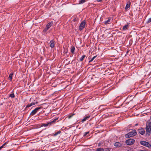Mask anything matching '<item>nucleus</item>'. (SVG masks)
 Wrapping results in <instances>:
<instances>
[{
	"label": "nucleus",
	"mask_w": 151,
	"mask_h": 151,
	"mask_svg": "<svg viewBox=\"0 0 151 151\" xmlns=\"http://www.w3.org/2000/svg\"><path fill=\"white\" fill-rule=\"evenodd\" d=\"M145 129L146 135L150 136L151 134V122L148 121L147 122Z\"/></svg>",
	"instance_id": "obj_1"
},
{
	"label": "nucleus",
	"mask_w": 151,
	"mask_h": 151,
	"mask_svg": "<svg viewBox=\"0 0 151 151\" xmlns=\"http://www.w3.org/2000/svg\"><path fill=\"white\" fill-rule=\"evenodd\" d=\"M137 133L136 130L135 129L132 130L131 132L125 135V137L128 138L130 137L134 136L137 134Z\"/></svg>",
	"instance_id": "obj_2"
},
{
	"label": "nucleus",
	"mask_w": 151,
	"mask_h": 151,
	"mask_svg": "<svg viewBox=\"0 0 151 151\" xmlns=\"http://www.w3.org/2000/svg\"><path fill=\"white\" fill-rule=\"evenodd\" d=\"M57 119H54L52 121L49 122L47 123V124L43 123L41 125V127H46L48 126H50L52 124L55 123V122L56 120H57Z\"/></svg>",
	"instance_id": "obj_3"
},
{
	"label": "nucleus",
	"mask_w": 151,
	"mask_h": 151,
	"mask_svg": "<svg viewBox=\"0 0 151 151\" xmlns=\"http://www.w3.org/2000/svg\"><path fill=\"white\" fill-rule=\"evenodd\" d=\"M53 24V22H51L49 23L46 26L45 28L43 29V32L44 33L46 32L47 30L52 26Z\"/></svg>",
	"instance_id": "obj_4"
},
{
	"label": "nucleus",
	"mask_w": 151,
	"mask_h": 151,
	"mask_svg": "<svg viewBox=\"0 0 151 151\" xmlns=\"http://www.w3.org/2000/svg\"><path fill=\"white\" fill-rule=\"evenodd\" d=\"M140 143L141 145L148 148H150L151 147V145L149 142L146 141H141Z\"/></svg>",
	"instance_id": "obj_5"
},
{
	"label": "nucleus",
	"mask_w": 151,
	"mask_h": 151,
	"mask_svg": "<svg viewBox=\"0 0 151 151\" xmlns=\"http://www.w3.org/2000/svg\"><path fill=\"white\" fill-rule=\"evenodd\" d=\"M42 108L41 106L38 107L36 108L34 110H33L31 113L30 115L32 116L35 114L37 112Z\"/></svg>",
	"instance_id": "obj_6"
},
{
	"label": "nucleus",
	"mask_w": 151,
	"mask_h": 151,
	"mask_svg": "<svg viewBox=\"0 0 151 151\" xmlns=\"http://www.w3.org/2000/svg\"><path fill=\"white\" fill-rule=\"evenodd\" d=\"M134 142L135 140L134 139L130 138L126 140L125 142L127 145H131L134 144Z\"/></svg>",
	"instance_id": "obj_7"
},
{
	"label": "nucleus",
	"mask_w": 151,
	"mask_h": 151,
	"mask_svg": "<svg viewBox=\"0 0 151 151\" xmlns=\"http://www.w3.org/2000/svg\"><path fill=\"white\" fill-rule=\"evenodd\" d=\"M85 24L86 22L85 21H83L82 22L80 25L79 28V29L81 30L83 29L85 27Z\"/></svg>",
	"instance_id": "obj_8"
},
{
	"label": "nucleus",
	"mask_w": 151,
	"mask_h": 151,
	"mask_svg": "<svg viewBox=\"0 0 151 151\" xmlns=\"http://www.w3.org/2000/svg\"><path fill=\"white\" fill-rule=\"evenodd\" d=\"M139 133L143 135L145 133V131L142 128H141L140 129H138Z\"/></svg>",
	"instance_id": "obj_9"
},
{
	"label": "nucleus",
	"mask_w": 151,
	"mask_h": 151,
	"mask_svg": "<svg viewBox=\"0 0 151 151\" xmlns=\"http://www.w3.org/2000/svg\"><path fill=\"white\" fill-rule=\"evenodd\" d=\"M50 47L52 48H53L55 46V41H54L52 40H50Z\"/></svg>",
	"instance_id": "obj_10"
},
{
	"label": "nucleus",
	"mask_w": 151,
	"mask_h": 151,
	"mask_svg": "<svg viewBox=\"0 0 151 151\" xmlns=\"http://www.w3.org/2000/svg\"><path fill=\"white\" fill-rule=\"evenodd\" d=\"M129 27V25L128 23H127L125 25H124L122 28V31H125Z\"/></svg>",
	"instance_id": "obj_11"
},
{
	"label": "nucleus",
	"mask_w": 151,
	"mask_h": 151,
	"mask_svg": "<svg viewBox=\"0 0 151 151\" xmlns=\"http://www.w3.org/2000/svg\"><path fill=\"white\" fill-rule=\"evenodd\" d=\"M114 146L117 147H121L122 146V145L119 142H116L114 144Z\"/></svg>",
	"instance_id": "obj_12"
},
{
	"label": "nucleus",
	"mask_w": 151,
	"mask_h": 151,
	"mask_svg": "<svg viewBox=\"0 0 151 151\" xmlns=\"http://www.w3.org/2000/svg\"><path fill=\"white\" fill-rule=\"evenodd\" d=\"M131 4V3L130 1H128L127 3L126 6L125 7V9L127 11V9L128 8H129Z\"/></svg>",
	"instance_id": "obj_13"
},
{
	"label": "nucleus",
	"mask_w": 151,
	"mask_h": 151,
	"mask_svg": "<svg viewBox=\"0 0 151 151\" xmlns=\"http://www.w3.org/2000/svg\"><path fill=\"white\" fill-rule=\"evenodd\" d=\"M37 102L36 103H34V102H32L30 104H28L26 106V108H29L33 105H35V104H37Z\"/></svg>",
	"instance_id": "obj_14"
},
{
	"label": "nucleus",
	"mask_w": 151,
	"mask_h": 151,
	"mask_svg": "<svg viewBox=\"0 0 151 151\" xmlns=\"http://www.w3.org/2000/svg\"><path fill=\"white\" fill-rule=\"evenodd\" d=\"M111 18H109L108 19V20L106 21L105 22H104V23L105 24H110L111 23Z\"/></svg>",
	"instance_id": "obj_15"
},
{
	"label": "nucleus",
	"mask_w": 151,
	"mask_h": 151,
	"mask_svg": "<svg viewBox=\"0 0 151 151\" xmlns=\"http://www.w3.org/2000/svg\"><path fill=\"white\" fill-rule=\"evenodd\" d=\"M90 117V116L89 115L85 117L82 120L81 122H83L85 121H86L87 120L88 118H89Z\"/></svg>",
	"instance_id": "obj_16"
},
{
	"label": "nucleus",
	"mask_w": 151,
	"mask_h": 151,
	"mask_svg": "<svg viewBox=\"0 0 151 151\" xmlns=\"http://www.w3.org/2000/svg\"><path fill=\"white\" fill-rule=\"evenodd\" d=\"M61 133V131L60 130L58 131H57V132H55V133L54 134H53L52 135H53L54 136H56L57 135L60 134Z\"/></svg>",
	"instance_id": "obj_17"
},
{
	"label": "nucleus",
	"mask_w": 151,
	"mask_h": 151,
	"mask_svg": "<svg viewBox=\"0 0 151 151\" xmlns=\"http://www.w3.org/2000/svg\"><path fill=\"white\" fill-rule=\"evenodd\" d=\"M96 151H104V149L101 147L98 148L96 149Z\"/></svg>",
	"instance_id": "obj_18"
},
{
	"label": "nucleus",
	"mask_w": 151,
	"mask_h": 151,
	"mask_svg": "<svg viewBox=\"0 0 151 151\" xmlns=\"http://www.w3.org/2000/svg\"><path fill=\"white\" fill-rule=\"evenodd\" d=\"M75 50V48L74 47H71V52L73 54H74V51Z\"/></svg>",
	"instance_id": "obj_19"
},
{
	"label": "nucleus",
	"mask_w": 151,
	"mask_h": 151,
	"mask_svg": "<svg viewBox=\"0 0 151 151\" xmlns=\"http://www.w3.org/2000/svg\"><path fill=\"white\" fill-rule=\"evenodd\" d=\"M86 55H83L80 59V60L81 61H83Z\"/></svg>",
	"instance_id": "obj_20"
},
{
	"label": "nucleus",
	"mask_w": 151,
	"mask_h": 151,
	"mask_svg": "<svg viewBox=\"0 0 151 151\" xmlns=\"http://www.w3.org/2000/svg\"><path fill=\"white\" fill-rule=\"evenodd\" d=\"M13 75V73H11L10 74L9 76V80H12V75Z\"/></svg>",
	"instance_id": "obj_21"
},
{
	"label": "nucleus",
	"mask_w": 151,
	"mask_h": 151,
	"mask_svg": "<svg viewBox=\"0 0 151 151\" xmlns=\"http://www.w3.org/2000/svg\"><path fill=\"white\" fill-rule=\"evenodd\" d=\"M9 97H10L12 98H13L15 97V95L14 93L10 94L9 95Z\"/></svg>",
	"instance_id": "obj_22"
},
{
	"label": "nucleus",
	"mask_w": 151,
	"mask_h": 151,
	"mask_svg": "<svg viewBox=\"0 0 151 151\" xmlns=\"http://www.w3.org/2000/svg\"><path fill=\"white\" fill-rule=\"evenodd\" d=\"M86 0H81L79 1V4H82L86 2Z\"/></svg>",
	"instance_id": "obj_23"
},
{
	"label": "nucleus",
	"mask_w": 151,
	"mask_h": 151,
	"mask_svg": "<svg viewBox=\"0 0 151 151\" xmlns=\"http://www.w3.org/2000/svg\"><path fill=\"white\" fill-rule=\"evenodd\" d=\"M7 143V142H6L5 143L3 144L2 145L1 147H0V150L2 148H3L4 147V146Z\"/></svg>",
	"instance_id": "obj_24"
},
{
	"label": "nucleus",
	"mask_w": 151,
	"mask_h": 151,
	"mask_svg": "<svg viewBox=\"0 0 151 151\" xmlns=\"http://www.w3.org/2000/svg\"><path fill=\"white\" fill-rule=\"evenodd\" d=\"M96 56H94L91 59V60L89 61V63H90V62H91L93 60L96 58Z\"/></svg>",
	"instance_id": "obj_25"
},
{
	"label": "nucleus",
	"mask_w": 151,
	"mask_h": 151,
	"mask_svg": "<svg viewBox=\"0 0 151 151\" xmlns=\"http://www.w3.org/2000/svg\"><path fill=\"white\" fill-rule=\"evenodd\" d=\"M151 22V17L149 18L147 21V23H149Z\"/></svg>",
	"instance_id": "obj_26"
},
{
	"label": "nucleus",
	"mask_w": 151,
	"mask_h": 151,
	"mask_svg": "<svg viewBox=\"0 0 151 151\" xmlns=\"http://www.w3.org/2000/svg\"><path fill=\"white\" fill-rule=\"evenodd\" d=\"M84 151H91V150L89 148H88L84 150Z\"/></svg>",
	"instance_id": "obj_27"
},
{
	"label": "nucleus",
	"mask_w": 151,
	"mask_h": 151,
	"mask_svg": "<svg viewBox=\"0 0 151 151\" xmlns=\"http://www.w3.org/2000/svg\"><path fill=\"white\" fill-rule=\"evenodd\" d=\"M89 132H86L84 133V134L83 135L84 136H86L87 134L89 133Z\"/></svg>",
	"instance_id": "obj_28"
},
{
	"label": "nucleus",
	"mask_w": 151,
	"mask_h": 151,
	"mask_svg": "<svg viewBox=\"0 0 151 151\" xmlns=\"http://www.w3.org/2000/svg\"><path fill=\"white\" fill-rule=\"evenodd\" d=\"M105 151H110L109 150V148H106L104 149Z\"/></svg>",
	"instance_id": "obj_29"
},
{
	"label": "nucleus",
	"mask_w": 151,
	"mask_h": 151,
	"mask_svg": "<svg viewBox=\"0 0 151 151\" xmlns=\"http://www.w3.org/2000/svg\"><path fill=\"white\" fill-rule=\"evenodd\" d=\"M138 125V124H135V125L136 126H137V125Z\"/></svg>",
	"instance_id": "obj_30"
},
{
	"label": "nucleus",
	"mask_w": 151,
	"mask_h": 151,
	"mask_svg": "<svg viewBox=\"0 0 151 151\" xmlns=\"http://www.w3.org/2000/svg\"><path fill=\"white\" fill-rule=\"evenodd\" d=\"M102 0H99V1H101Z\"/></svg>",
	"instance_id": "obj_31"
},
{
	"label": "nucleus",
	"mask_w": 151,
	"mask_h": 151,
	"mask_svg": "<svg viewBox=\"0 0 151 151\" xmlns=\"http://www.w3.org/2000/svg\"><path fill=\"white\" fill-rule=\"evenodd\" d=\"M72 116H69V117L70 118H71Z\"/></svg>",
	"instance_id": "obj_32"
},
{
	"label": "nucleus",
	"mask_w": 151,
	"mask_h": 151,
	"mask_svg": "<svg viewBox=\"0 0 151 151\" xmlns=\"http://www.w3.org/2000/svg\"><path fill=\"white\" fill-rule=\"evenodd\" d=\"M98 146H99V145H98Z\"/></svg>",
	"instance_id": "obj_33"
}]
</instances>
